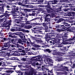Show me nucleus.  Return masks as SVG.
<instances>
[{
	"label": "nucleus",
	"mask_w": 75,
	"mask_h": 75,
	"mask_svg": "<svg viewBox=\"0 0 75 75\" xmlns=\"http://www.w3.org/2000/svg\"><path fill=\"white\" fill-rule=\"evenodd\" d=\"M38 61H40V65L41 66V63L42 64L43 63V62L44 61L45 62V64H45L44 66H42V69H45V67H48L49 65H48V63L47 64L46 62H45V61L44 60V58H41L40 57H38Z\"/></svg>",
	"instance_id": "obj_1"
},
{
	"label": "nucleus",
	"mask_w": 75,
	"mask_h": 75,
	"mask_svg": "<svg viewBox=\"0 0 75 75\" xmlns=\"http://www.w3.org/2000/svg\"><path fill=\"white\" fill-rule=\"evenodd\" d=\"M23 15V16L20 18L18 20L17 19H16V20H17V21H18L17 22V23L18 24H20V23H21L20 22H25L27 19L24 17L25 16V14L23 13L22 14Z\"/></svg>",
	"instance_id": "obj_2"
},
{
	"label": "nucleus",
	"mask_w": 75,
	"mask_h": 75,
	"mask_svg": "<svg viewBox=\"0 0 75 75\" xmlns=\"http://www.w3.org/2000/svg\"><path fill=\"white\" fill-rule=\"evenodd\" d=\"M37 72L35 71L34 69L33 68H31L30 72L28 73V75H36Z\"/></svg>",
	"instance_id": "obj_3"
},
{
	"label": "nucleus",
	"mask_w": 75,
	"mask_h": 75,
	"mask_svg": "<svg viewBox=\"0 0 75 75\" xmlns=\"http://www.w3.org/2000/svg\"><path fill=\"white\" fill-rule=\"evenodd\" d=\"M7 13V11H6V13H4V15L0 16V17H3V16H5V17L4 18L5 20H7V18H8V16H9L8 14Z\"/></svg>",
	"instance_id": "obj_4"
},
{
	"label": "nucleus",
	"mask_w": 75,
	"mask_h": 75,
	"mask_svg": "<svg viewBox=\"0 0 75 75\" xmlns=\"http://www.w3.org/2000/svg\"><path fill=\"white\" fill-rule=\"evenodd\" d=\"M36 18L32 19L31 21H35V20H37V19H40V20H41L42 18V16H41V15H38V14H36Z\"/></svg>",
	"instance_id": "obj_5"
},
{
	"label": "nucleus",
	"mask_w": 75,
	"mask_h": 75,
	"mask_svg": "<svg viewBox=\"0 0 75 75\" xmlns=\"http://www.w3.org/2000/svg\"><path fill=\"white\" fill-rule=\"evenodd\" d=\"M55 68H61L57 70L58 71H63V67H62L61 65L58 64L57 66L55 67Z\"/></svg>",
	"instance_id": "obj_6"
},
{
	"label": "nucleus",
	"mask_w": 75,
	"mask_h": 75,
	"mask_svg": "<svg viewBox=\"0 0 75 75\" xmlns=\"http://www.w3.org/2000/svg\"><path fill=\"white\" fill-rule=\"evenodd\" d=\"M47 8H48L49 9H46L48 13H50V10H51V6H50L49 4H48L47 6Z\"/></svg>",
	"instance_id": "obj_7"
},
{
	"label": "nucleus",
	"mask_w": 75,
	"mask_h": 75,
	"mask_svg": "<svg viewBox=\"0 0 75 75\" xmlns=\"http://www.w3.org/2000/svg\"><path fill=\"white\" fill-rule=\"evenodd\" d=\"M15 34L16 35H24V34L21 32L15 33Z\"/></svg>",
	"instance_id": "obj_8"
},
{
	"label": "nucleus",
	"mask_w": 75,
	"mask_h": 75,
	"mask_svg": "<svg viewBox=\"0 0 75 75\" xmlns=\"http://www.w3.org/2000/svg\"><path fill=\"white\" fill-rule=\"evenodd\" d=\"M9 47V48H11V49L12 50H15V48H14V47H15V46L14 45L12 44H10Z\"/></svg>",
	"instance_id": "obj_9"
},
{
	"label": "nucleus",
	"mask_w": 75,
	"mask_h": 75,
	"mask_svg": "<svg viewBox=\"0 0 75 75\" xmlns=\"http://www.w3.org/2000/svg\"><path fill=\"white\" fill-rule=\"evenodd\" d=\"M32 27H33V25H26L25 27V28L26 29H30V28H31Z\"/></svg>",
	"instance_id": "obj_10"
},
{
	"label": "nucleus",
	"mask_w": 75,
	"mask_h": 75,
	"mask_svg": "<svg viewBox=\"0 0 75 75\" xmlns=\"http://www.w3.org/2000/svg\"><path fill=\"white\" fill-rule=\"evenodd\" d=\"M8 48H10V47L7 48L3 47L2 48L1 50H3L4 51H7V50H8Z\"/></svg>",
	"instance_id": "obj_11"
},
{
	"label": "nucleus",
	"mask_w": 75,
	"mask_h": 75,
	"mask_svg": "<svg viewBox=\"0 0 75 75\" xmlns=\"http://www.w3.org/2000/svg\"><path fill=\"white\" fill-rule=\"evenodd\" d=\"M13 16H14L13 17L14 18H19L20 16H19V15H17V14H13Z\"/></svg>",
	"instance_id": "obj_12"
},
{
	"label": "nucleus",
	"mask_w": 75,
	"mask_h": 75,
	"mask_svg": "<svg viewBox=\"0 0 75 75\" xmlns=\"http://www.w3.org/2000/svg\"><path fill=\"white\" fill-rule=\"evenodd\" d=\"M0 13H3L4 12V9L3 8V7H0Z\"/></svg>",
	"instance_id": "obj_13"
},
{
	"label": "nucleus",
	"mask_w": 75,
	"mask_h": 75,
	"mask_svg": "<svg viewBox=\"0 0 75 75\" xmlns=\"http://www.w3.org/2000/svg\"><path fill=\"white\" fill-rule=\"evenodd\" d=\"M63 24H64L63 25L64 27H69L70 25L68 24L67 23H63Z\"/></svg>",
	"instance_id": "obj_14"
},
{
	"label": "nucleus",
	"mask_w": 75,
	"mask_h": 75,
	"mask_svg": "<svg viewBox=\"0 0 75 75\" xmlns=\"http://www.w3.org/2000/svg\"><path fill=\"white\" fill-rule=\"evenodd\" d=\"M47 62H50L51 63H53V61L51 59H48L46 61Z\"/></svg>",
	"instance_id": "obj_15"
},
{
	"label": "nucleus",
	"mask_w": 75,
	"mask_h": 75,
	"mask_svg": "<svg viewBox=\"0 0 75 75\" xmlns=\"http://www.w3.org/2000/svg\"><path fill=\"white\" fill-rule=\"evenodd\" d=\"M11 22L12 21L11 20H9L6 22V24H8L9 25H10L11 24Z\"/></svg>",
	"instance_id": "obj_16"
},
{
	"label": "nucleus",
	"mask_w": 75,
	"mask_h": 75,
	"mask_svg": "<svg viewBox=\"0 0 75 75\" xmlns=\"http://www.w3.org/2000/svg\"><path fill=\"white\" fill-rule=\"evenodd\" d=\"M45 21H47V22H48L50 21V18H45Z\"/></svg>",
	"instance_id": "obj_17"
},
{
	"label": "nucleus",
	"mask_w": 75,
	"mask_h": 75,
	"mask_svg": "<svg viewBox=\"0 0 75 75\" xmlns=\"http://www.w3.org/2000/svg\"><path fill=\"white\" fill-rule=\"evenodd\" d=\"M45 52H48L49 53H50L51 52V51L50 50V49H46L45 50Z\"/></svg>",
	"instance_id": "obj_18"
},
{
	"label": "nucleus",
	"mask_w": 75,
	"mask_h": 75,
	"mask_svg": "<svg viewBox=\"0 0 75 75\" xmlns=\"http://www.w3.org/2000/svg\"><path fill=\"white\" fill-rule=\"evenodd\" d=\"M18 50H20V51H19L20 52H23V53L25 52V51H24V50H22V49H21V48H18Z\"/></svg>",
	"instance_id": "obj_19"
},
{
	"label": "nucleus",
	"mask_w": 75,
	"mask_h": 75,
	"mask_svg": "<svg viewBox=\"0 0 75 75\" xmlns=\"http://www.w3.org/2000/svg\"><path fill=\"white\" fill-rule=\"evenodd\" d=\"M47 72L48 75H51V73H52V70H51V71L48 70Z\"/></svg>",
	"instance_id": "obj_20"
},
{
	"label": "nucleus",
	"mask_w": 75,
	"mask_h": 75,
	"mask_svg": "<svg viewBox=\"0 0 75 75\" xmlns=\"http://www.w3.org/2000/svg\"><path fill=\"white\" fill-rule=\"evenodd\" d=\"M59 22H62V21H65V20L63 18H61L60 19L59 21Z\"/></svg>",
	"instance_id": "obj_21"
},
{
	"label": "nucleus",
	"mask_w": 75,
	"mask_h": 75,
	"mask_svg": "<svg viewBox=\"0 0 75 75\" xmlns=\"http://www.w3.org/2000/svg\"><path fill=\"white\" fill-rule=\"evenodd\" d=\"M21 60H22V61H26V60H27V58L23 57L21 59Z\"/></svg>",
	"instance_id": "obj_22"
},
{
	"label": "nucleus",
	"mask_w": 75,
	"mask_h": 75,
	"mask_svg": "<svg viewBox=\"0 0 75 75\" xmlns=\"http://www.w3.org/2000/svg\"><path fill=\"white\" fill-rule=\"evenodd\" d=\"M5 46L6 47H8L9 46V42H8L7 43H6L5 44Z\"/></svg>",
	"instance_id": "obj_23"
},
{
	"label": "nucleus",
	"mask_w": 75,
	"mask_h": 75,
	"mask_svg": "<svg viewBox=\"0 0 75 75\" xmlns=\"http://www.w3.org/2000/svg\"><path fill=\"white\" fill-rule=\"evenodd\" d=\"M22 6L23 7H25L26 8H29V7H30L28 5H25L24 4L22 5Z\"/></svg>",
	"instance_id": "obj_24"
},
{
	"label": "nucleus",
	"mask_w": 75,
	"mask_h": 75,
	"mask_svg": "<svg viewBox=\"0 0 75 75\" xmlns=\"http://www.w3.org/2000/svg\"><path fill=\"white\" fill-rule=\"evenodd\" d=\"M10 73L9 72L8 70L6 71V75H10Z\"/></svg>",
	"instance_id": "obj_25"
},
{
	"label": "nucleus",
	"mask_w": 75,
	"mask_h": 75,
	"mask_svg": "<svg viewBox=\"0 0 75 75\" xmlns=\"http://www.w3.org/2000/svg\"><path fill=\"white\" fill-rule=\"evenodd\" d=\"M33 25H40V24L38 23H33Z\"/></svg>",
	"instance_id": "obj_26"
},
{
	"label": "nucleus",
	"mask_w": 75,
	"mask_h": 75,
	"mask_svg": "<svg viewBox=\"0 0 75 75\" xmlns=\"http://www.w3.org/2000/svg\"><path fill=\"white\" fill-rule=\"evenodd\" d=\"M63 29H64V28H62V29H57V30L58 31H59V32L60 31H63L64 30H63Z\"/></svg>",
	"instance_id": "obj_27"
},
{
	"label": "nucleus",
	"mask_w": 75,
	"mask_h": 75,
	"mask_svg": "<svg viewBox=\"0 0 75 75\" xmlns=\"http://www.w3.org/2000/svg\"><path fill=\"white\" fill-rule=\"evenodd\" d=\"M62 44H68V43H67V42H65V41H63V42L62 43Z\"/></svg>",
	"instance_id": "obj_28"
},
{
	"label": "nucleus",
	"mask_w": 75,
	"mask_h": 75,
	"mask_svg": "<svg viewBox=\"0 0 75 75\" xmlns=\"http://www.w3.org/2000/svg\"><path fill=\"white\" fill-rule=\"evenodd\" d=\"M56 28H62V26H61V25H58L57 26H56Z\"/></svg>",
	"instance_id": "obj_29"
},
{
	"label": "nucleus",
	"mask_w": 75,
	"mask_h": 75,
	"mask_svg": "<svg viewBox=\"0 0 75 75\" xmlns=\"http://www.w3.org/2000/svg\"><path fill=\"white\" fill-rule=\"evenodd\" d=\"M18 42H19L20 44L21 43L22 45H23V43H21V42H22V41H21V39L19 40H18Z\"/></svg>",
	"instance_id": "obj_30"
},
{
	"label": "nucleus",
	"mask_w": 75,
	"mask_h": 75,
	"mask_svg": "<svg viewBox=\"0 0 75 75\" xmlns=\"http://www.w3.org/2000/svg\"><path fill=\"white\" fill-rule=\"evenodd\" d=\"M34 47H35L36 48H38V47H40V46H39L38 45H34Z\"/></svg>",
	"instance_id": "obj_31"
},
{
	"label": "nucleus",
	"mask_w": 75,
	"mask_h": 75,
	"mask_svg": "<svg viewBox=\"0 0 75 75\" xmlns=\"http://www.w3.org/2000/svg\"><path fill=\"white\" fill-rule=\"evenodd\" d=\"M69 44H74V43L72 41H69Z\"/></svg>",
	"instance_id": "obj_32"
},
{
	"label": "nucleus",
	"mask_w": 75,
	"mask_h": 75,
	"mask_svg": "<svg viewBox=\"0 0 75 75\" xmlns=\"http://www.w3.org/2000/svg\"><path fill=\"white\" fill-rule=\"evenodd\" d=\"M11 60H15L16 59V57H12L11 58Z\"/></svg>",
	"instance_id": "obj_33"
},
{
	"label": "nucleus",
	"mask_w": 75,
	"mask_h": 75,
	"mask_svg": "<svg viewBox=\"0 0 75 75\" xmlns=\"http://www.w3.org/2000/svg\"><path fill=\"white\" fill-rule=\"evenodd\" d=\"M0 3H3L4 2H6V1H5V0H0Z\"/></svg>",
	"instance_id": "obj_34"
},
{
	"label": "nucleus",
	"mask_w": 75,
	"mask_h": 75,
	"mask_svg": "<svg viewBox=\"0 0 75 75\" xmlns=\"http://www.w3.org/2000/svg\"><path fill=\"white\" fill-rule=\"evenodd\" d=\"M8 40L9 42H10L11 41V37H9L8 38Z\"/></svg>",
	"instance_id": "obj_35"
},
{
	"label": "nucleus",
	"mask_w": 75,
	"mask_h": 75,
	"mask_svg": "<svg viewBox=\"0 0 75 75\" xmlns=\"http://www.w3.org/2000/svg\"><path fill=\"white\" fill-rule=\"evenodd\" d=\"M17 46L18 48H19V47L21 48L22 47L20 45H19L18 44H17Z\"/></svg>",
	"instance_id": "obj_36"
},
{
	"label": "nucleus",
	"mask_w": 75,
	"mask_h": 75,
	"mask_svg": "<svg viewBox=\"0 0 75 75\" xmlns=\"http://www.w3.org/2000/svg\"><path fill=\"white\" fill-rule=\"evenodd\" d=\"M11 13H12V14H16V12H15V11H12L11 12Z\"/></svg>",
	"instance_id": "obj_37"
},
{
	"label": "nucleus",
	"mask_w": 75,
	"mask_h": 75,
	"mask_svg": "<svg viewBox=\"0 0 75 75\" xmlns=\"http://www.w3.org/2000/svg\"><path fill=\"white\" fill-rule=\"evenodd\" d=\"M28 16H34V13H32L31 14H29Z\"/></svg>",
	"instance_id": "obj_38"
},
{
	"label": "nucleus",
	"mask_w": 75,
	"mask_h": 75,
	"mask_svg": "<svg viewBox=\"0 0 75 75\" xmlns=\"http://www.w3.org/2000/svg\"><path fill=\"white\" fill-rule=\"evenodd\" d=\"M9 71V72L10 73V74H11V73H12V72H14V71L13 70H8Z\"/></svg>",
	"instance_id": "obj_39"
},
{
	"label": "nucleus",
	"mask_w": 75,
	"mask_h": 75,
	"mask_svg": "<svg viewBox=\"0 0 75 75\" xmlns=\"http://www.w3.org/2000/svg\"><path fill=\"white\" fill-rule=\"evenodd\" d=\"M26 44H27L28 46H29L30 43H29V42L27 41L26 42Z\"/></svg>",
	"instance_id": "obj_40"
},
{
	"label": "nucleus",
	"mask_w": 75,
	"mask_h": 75,
	"mask_svg": "<svg viewBox=\"0 0 75 75\" xmlns=\"http://www.w3.org/2000/svg\"><path fill=\"white\" fill-rule=\"evenodd\" d=\"M50 17V15L49 14H48L45 17Z\"/></svg>",
	"instance_id": "obj_41"
},
{
	"label": "nucleus",
	"mask_w": 75,
	"mask_h": 75,
	"mask_svg": "<svg viewBox=\"0 0 75 75\" xmlns=\"http://www.w3.org/2000/svg\"><path fill=\"white\" fill-rule=\"evenodd\" d=\"M15 10H16L17 11L18 10V8L16 7V8H15Z\"/></svg>",
	"instance_id": "obj_42"
},
{
	"label": "nucleus",
	"mask_w": 75,
	"mask_h": 75,
	"mask_svg": "<svg viewBox=\"0 0 75 75\" xmlns=\"http://www.w3.org/2000/svg\"><path fill=\"white\" fill-rule=\"evenodd\" d=\"M67 15L68 16H71L72 14L71 13H68Z\"/></svg>",
	"instance_id": "obj_43"
},
{
	"label": "nucleus",
	"mask_w": 75,
	"mask_h": 75,
	"mask_svg": "<svg viewBox=\"0 0 75 75\" xmlns=\"http://www.w3.org/2000/svg\"><path fill=\"white\" fill-rule=\"evenodd\" d=\"M13 67H14V69H14V70H15L16 69V67H17V66H13Z\"/></svg>",
	"instance_id": "obj_44"
},
{
	"label": "nucleus",
	"mask_w": 75,
	"mask_h": 75,
	"mask_svg": "<svg viewBox=\"0 0 75 75\" xmlns=\"http://www.w3.org/2000/svg\"><path fill=\"white\" fill-rule=\"evenodd\" d=\"M65 69H66V70L67 71H69V70H68V68L67 67H66Z\"/></svg>",
	"instance_id": "obj_45"
},
{
	"label": "nucleus",
	"mask_w": 75,
	"mask_h": 75,
	"mask_svg": "<svg viewBox=\"0 0 75 75\" xmlns=\"http://www.w3.org/2000/svg\"><path fill=\"white\" fill-rule=\"evenodd\" d=\"M71 68H75V64H73L72 66L71 67Z\"/></svg>",
	"instance_id": "obj_46"
},
{
	"label": "nucleus",
	"mask_w": 75,
	"mask_h": 75,
	"mask_svg": "<svg viewBox=\"0 0 75 75\" xmlns=\"http://www.w3.org/2000/svg\"><path fill=\"white\" fill-rule=\"evenodd\" d=\"M11 30V31H15V29L13 28Z\"/></svg>",
	"instance_id": "obj_47"
},
{
	"label": "nucleus",
	"mask_w": 75,
	"mask_h": 75,
	"mask_svg": "<svg viewBox=\"0 0 75 75\" xmlns=\"http://www.w3.org/2000/svg\"><path fill=\"white\" fill-rule=\"evenodd\" d=\"M68 5H69V7H72V6L71 4H68Z\"/></svg>",
	"instance_id": "obj_48"
},
{
	"label": "nucleus",
	"mask_w": 75,
	"mask_h": 75,
	"mask_svg": "<svg viewBox=\"0 0 75 75\" xmlns=\"http://www.w3.org/2000/svg\"><path fill=\"white\" fill-rule=\"evenodd\" d=\"M36 31H37L38 32H41V30H36Z\"/></svg>",
	"instance_id": "obj_49"
},
{
	"label": "nucleus",
	"mask_w": 75,
	"mask_h": 75,
	"mask_svg": "<svg viewBox=\"0 0 75 75\" xmlns=\"http://www.w3.org/2000/svg\"><path fill=\"white\" fill-rule=\"evenodd\" d=\"M64 11H68V9H64Z\"/></svg>",
	"instance_id": "obj_50"
},
{
	"label": "nucleus",
	"mask_w": 75,
	"mask_h": 75,
	"mask_svg": "<svg viewBox=\"0 0 75 75\" xmlns=\"http://www.w3.org/2000/svg\"><path fill=\"white\" fill-rule=\"evenodd\" d=\"M14 41V39H12L11 40V42L12 43H13V42Z\"/></svg>",
	"instance_id": "obj_51"
},
{
	"label": "nucleus",
	"mask_w": 75,
	"mask_h": 75,
	"mask_svg": "<svg viewBox=\"0 0 75 75\" xmlns=\"http://www.w3.org/2000/svg\"><path fill=\"white\" fill-rule=\"evenodd\" d=\"M57 73L58 74V75H59V74H61V72H57Z\"/></svg>",
	"instance_id": "obj_52"
},
{
	"label": "nucleus",
	"mask_w": 75,
	"mask_h": 75,
	"mask_svg": "<svg viewBox=\"0 0 75 75\" xmlns=\"http://www.w3.org/2000/svg\"><path fill=\"white\" fill-rule=\"evenodd\" d=\"M6 8H10V6H9L8 5H7L6 6Z\"/></svg>",
	"instance_id": "obj_53"
},
{
	"label": "nucleus",
	"mask_w": 75,
	"mask_h": 75,
	"mask_svg": "<svg viewBox=\"0 0 75 75\" xmlns=\"http://www.w3.org/2000/svg\"><path fill=\"white\" fill-rule=\"evenodd\" d=\"M27 33H29V30H26L25 31Z\"/></svg>",
	"instance_id": "obj_54"
},
{
	"label": "nucleus",
	"mask_w": 75,
	"mask_h": 75,
	"mask_svg": "<svg viewBox=\"0 0 75 75\" xmlns=\"http://www.w3.org/2000/svg\"><path fill=\"white\" fill-rule=\"evenodd\" d=\"M20 37L21 38H23V36H21Z\"/></svg>",
	"instance_id": "obj_55"
},
{
	"label": "nucleus",
	"mask_w": 75,
	"mask_h": 75,
	"mask_svg": "<svg viewBox=\"0 0 75 75\" xmlns=\"http://www.w3.org/2000/svg\"><path fill=\"white\" fill-rule=\"evenodd\" d=\"M32 49L33 50H36V49L34 48H32Z\"/></svg>",
	"instance_id": "obj_56"
},
{
	"label": "nucleus",
	"mask_w": 75,
	"mask_h": 75,
	"mask_svg": "<svg viewBox=\"0 0 75 75\" xmlns=\"http://www.w3.org/2000/svg\"><path fill=\"white\" fill-rule=\"evenodd\" d=\"M54 2H55V3H57V0H54Z\"/></svg>",
	"instance_id": "obj_57"
},
{
	"label": "nucleus",
	"mask_w": 75,
	"mask_h": 75,
	"mask_svg": "<svg viewBox=\"0 0 75 75\" xmlns=\"http://www.w3.org/2000/svg\"><path fill=\"white\" fill-rule=\"evenodd\" d=\"M35 28L36 29H38V28H39L38 27H36Z\"/></svg>",
	"instance_id": "obj_58"
},
{
	"label": "nucleus",
	"mask_w": 75,
	"mask_h": 75,
	"mask_svg": "<svg viewBox=\"0 0 75 75\" xmlns=\"http://www.w3.org/2000/svg\"><path fill=\"white\" fill-rule=\"evenodd\" d=\"M15 0H10V1H11V2H12L13 1H14Z\"/></svg>",
	"instance_id": "obj_59"
},
{
	"label": "nucleus",
	"mask_w": 75,
	"mask_h": 75,
	"mask_svg": "<svg viewBox=\"0 0 75 75\" xmlns=\"http://www.w3.org/2000/svg\"><path fill=\"white\" fill-rule=\"evenodd\" d=\"M0 52L4 53V52H6V51H1V52Z\"/></svg>",
	"instance_id": "obj_60"
},
{
	"label": "nucleus",
	"mask_w": 75,
	"mask_h": 75,
	"mask_svg": "<svg viewBox=\"0 0 75 75\" xmlns=\"http://www.w3.org/2000/svg\"><path fill=\"white\" fill-rule=\"evenodd\" d=\"M33 33H36L37 34L38 33H37V32H33Z\"/></svg>",
	"instance_id": "obj_61"
},
{
	"label": "nucleus",
	"mask_w": 75,
	"mask_h": 75,
	"mask_svg": "<svg viewBox=\"0 0 75 75\" xmlns=\"http://www.w3.org/2000/svg\"><path fill=\"white\" fill-rule=\"evenodd\" d=\"M33 55H37V53H35L33 54Z\"/></svg>",
	"instance_id": "obj_62"
},
{
	"label": "nucleus",
	"mask_w": 75,
	"mask_h": 75,
	"mask_svg": "<svg viewBox=\"0 0 75 75\" xmlns=\"http://www.w3.org/2000/svg\"><path fill=\"white\" fill-rule=\"evenodd\" d=\"M1 64H2V63L1 62H0V66L1 65Z\"/></svg>",
	"instance_id": "obj_63"
},
{
	"label": "nucleus",
	"mask_w": 75,
	"mask_h": 75,
	"mask_svg": "<svg viewBox=\"0 0 75 75\" xmlns=\"http://www.w3.org/2000/svg\"><path fill=\"white\" fill-rule=\"evenodd\" d=\"M53 55H56V54L55 53H53Z\"/></svg>",
	"instance_id": "obj_64"
}]
</instances>
